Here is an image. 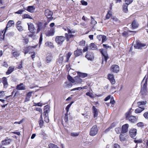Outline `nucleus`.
<instances>
[{"label":"nucleus","instance_id":"864d4df0","mask_svg":"<svg viewBox=\"0 0 148 148\" xmlns=\"http://www.w3.org/2000/svg\"><path fill=\"white\" fill-rule=\"evenodd\" d=\"M44 122L43 120H39V125L40 127L42 126Z\"/></svg>","mask_w":148,"mask_h":148},{"label":"nucleus","instance_id":"338daca9","mask_svg":"<svg viewBox=\"0 0 148 148\" xmlns=\"http://www.w3.org/2000/svg\"><path fill=\"white\" fill-rule=\"evenodd\" d=\"M3 66H4L6 68H8V65L7 64V63L6 62H3V63L2 64Z\"/></svg>","mask_w":148,"mask_h":148},{"label":"nucleus","instance_id":"052dcab7","mask_svg":"<svg viewBox=\"0 0 148 148\" xmlns=\"http://www.w3.org/2000/svg\"><path fill=\"white\" fill-rule=\"evenodd\" d=\"M109 12L110 11H109L106 16V18L107 19H109L110 17V14L109 13Z\"/></svg>","mask_w":148,"mask_h":148},{"label":"nucleus","instance_id":"5701e85b","mask_svg":"<svg viewBox=\"0 0 148 148\" xmlns=\"http://www.w3.org/2000/svg\"><path fill=\"white\" fill-rule=\"evenodd\" d=\"M37 33H38L42 29L43 24L41 22H39L37 24Z\"/></svg>","mask_w":148,"mask_h":148},{"label":"nucleus","instance_id":"8fccbe9b","mask_svg":"<svg viewBox=\"0 0 148 148\" xmlns=\"http://www.w3.org/2000/svg\"><path fill=\"white\" fill-rule=\"evenodd\" d=\"M24 11V10H18L16 12V14H22V13Z\"/></svg>","mask_w":148,"mask_h":148},{"label":"nucleus","instance_id":"4468645a","mask_svg":"<svg viewBox=\"0 0 148 148\" xmlns=\"http://www.w3.org/2000/svg\"><path fill=\"white\" fill-rule=\"evenodd\" d=\"M108 78L112 84H114L115 83V80L114 79V76L113 75L108 74Z\"/></svg>","mask_w":148,"mask_h":148},{"label":"nucleus","instance_id":"ea45409f","mask_svg":"<svg viewBox=\"0 0 148 148\" xmlns=\"http://www.w3.org/2000/svg\"><path fill=\"white\" fill-rule=\"evenodd\" d=\"M86 95L89 96L91 98H94V95L92 93H91L90 92H88L86 93Z\"/></svg>","mask_w":148,"mask_h":148},{"label":"nucleus","instance_id":"9b49d317","mask_svg":"<svg viewBox=\"0 0 148 148\" xmlns=\"http://www.w3.org/2000/svg\"><path fill=\"white\" fill-rule=\"evenodd\" d=\"M137 133V130L135 129H131L129 132V135L132 138H134Z\"/></svg>","mask_w":148,"mask_h":148},{"label":"nucleus","instance_id":"2eb2a0df","mask_svg":"<svg viewBox=\"0 0 148 148\" xmlns=\"http://www.w3.org/2000/svg\"><path fill=\"white\" fill-rule=\"evenodd\" d=\"M82 49L77 48V50L74 51V54L75 57H78L82 54Z\"/></svg>","mask_w":148,"mask_h":148},{"label":"nucleus","instance_id":"09e8293b","mask_svg":"<svg viewBox=\"0 0 148 148\" xmlns=\"http://www.w3.org/2000/svg\"><path fill=\"white\" fill-rule=\"evenodd\" d=\"M129 35L127 32L124 31L122 33V36L124 37H128Z\"/></svg>","mask_w":148,"mask_h":148},{"label":"nucleus","instance_id":"1a4fd4ad","mask_svg":"<svg viewBox=\"0 0 148 148\" xmlns=\"http://www.w3.org/2000/svg\"><path fill=\"white\" fill-rule=\"evenodd\" d=\"M111 70L113 72L117 73L119 71V67L118 65H113L111 66Z\"/></svg>","mask_w":148,"mask_h":148},{"label":"nucleus","instance_id":"bf43d9fd","mask_svg":"<svg viewBox=\"0 0 148 148\" xmlns=\"http://www.w3.org/2000/svg\"><path fill=\"white\" fill-rule=\"evenodd\" d=\"M36 111H39L41 113H42V110L39 108H36L35 109Z\"/></svg>","mask_w":148,"mask_h":148},{"label":"nucleus","instance_id":"412c9836","mask_svg":"<svg viewBox=\"0 0 148 148\" xmlns=\"http://www.w3.org/2000/svg\"><path fill=\"white\" fill-rule=\"evenodd\" d=\"M92 112L93 114V116L94 118H95L98 116V112L97 109L94 106H93L92 107Z\"/></svg>","mask_w":148,"mask_h":148},{"label":"nucleus","instance_id":"6ab92c4d","mask_svg":"<svg viewBox=\"0 0 148 148\" xmlns=\"http://www.w3.org/2000/svg\"><path fill=\"white\" fill-rule=\"evenodd\" d=\"M35 9V8L34 6H29L27 7L26 9H25V10L30 12L32 13L34 12Z\"/></svg>","mask_w":148,"mask_h":148},{"label":"nucleus","instance_id":"e2e57ef3","mask_svg":"<svg viewBox=\"0 0 148 148\" xmlns=\"http://www.w3.org/2000/svg\"><path fill=\"white\" fill-rule=\"evenodd\" d=\"M97 23V22L96 21L94 20V19H93L92 20L91 23L92 24V25H95Z\"/></svg>","mask_w":148,"mask_h":148},{"label":"nucleus","instance_id":"423d86ee","mask_svg":"<svg viewBox=\"0 0 148 148\" xmlns=\"http://www.w3.org/2000/svg\"><path fill=\"white\" fill-rule=\"evenodd\" d=\"M45 14L47 17L50 20H52L53 17L52 16L53 14V12L48 9L45 10Z\"/></svg>","mask_w":148,"mask_h":148},{"label":"nucleus","instance_id":"3c124183","mask_svg":"<svg viewBox=\"0 0 148 148\" xmlns=\"http://www.w3.org/2000/svg\"><path fill=\"white\" fill-rule=\"evenodd\" d=\"M115 131L117 134H119L120 133L121 128L119 127H116L115 128Z\"/></svg>","mask_w":148,"mask_h":148},{"label":"nucleus","instance_id":"37998d69","mask_svg":"<svg viewBox=\"0 0 148 148\" xmlns=\"http://www.w3.org/2000/svg\"><path fill=\"white\" fill-rule=\"evenodd\" d=\"M80 2L82 5L86 6L88 5V3L87 2L85 1L84 0H81Z\"/></svg>","mask_w":148,"mask_h":148},{"label":"nucleus","instance_id":"6e6d98bb","mask_svg":"<svg viewBox=\"0 0 148 148\" xmlns=\"http://www.w3.org/2000/svg\"><path fill=\"white\" fill-rule=\"evenodd\" d=\"M17 68L19 69H21L22 67V61L19 64L17 65Z\"/></svg>","mask_w":148,"mask_h":148},{"label":"nucleus","instance_id":"c85d7f7f","mask_svg":"<svg viewBox=\"0 0 148 148\" xmlns=\"http://www.w3.org/2000/svg\"><path fill=\"white\" fill-rule=\"evenodd\" d=\"M67 78L68 80L72 83H74L75 82V78L73 79L72 77L71 76L69 75H68L67 76Z\"/></svg>","mask_w":148,"mask_h":148},{"label":"nucleus","instance_id":"c756f323","mask_svg":"<svg viewBox=\"0 0 148 148\" xmlns=\"http://www.w3.org/2000/svg\"><path fill=\"white\" fill-rule=\"evenodd\" d=\"M14 68H12L11 67H10L8 68L7 71L6 73V74L9 75L10 74L14 71Z\"/></svg>","mask_w":148,"mask_h":148},{"label":"nucleus","instance_id":"4be33fe9","mask_svg":"<svg viewBox=\"0 0 148 148\" xmlns=\"http://www.w3.org/2000/svg\"><path fill=\"white\" fill-rule=\"evenodd\" d=\"M127 119L132 123H134L136 121V116H130L128 117Z\"/></svg>","mask_w":148,"mask_h":148},{"label":"nucleus","instance_id":"774afa93","mask_svg":"<svg viewBox=\"0 0 148 148\" xmlns=\"http://www.w3.org/2000/svg\"><path fill=\"white\" fill-rule=\"evenodd\" d=\"M143 116L146 119H148V112L145 113L143 114Z\"/></svg>","mask_w":148,"mask_h":148},{"label":"nucleus","instance_id":"a211bd4d","mask_svg":"<svg viewBox=\"0 0 148 148\" xmlns=\"http://www.w3.org/2000/svg\"><path fill=\"white\" fill-rule=\"evenodd\" d=\"M16 89L18 90H24L26 89L25 86L23 85V83H21L19 85H18Z\"/></svg>","mask_w":148,"mask_h":148},{"label":"nucleus","instance_id":"f3484780","mask_svg":"<svg viewBox=\"0 0 148 148\" xmlns=\"http://www.w3.org/2000/svg\"><path fill=\"white\" fill-rule=\"evenodd\" d=\"M2 80L3 85L4 87L5 88H6L8 86L7 79L5 77H3L2 78Z\"/></svg>","mask_w":148,"mask_h":148},{"label":"nucleus","instance_id":"7c9ffc66","mask_svg":"<svg viewBox=\"0 0 148 148\" xmlns=\"http://www.w3.org/2000/svg\"><path fill=\"white\" fill-rule=\"evenodd\" d=\"M131 25L133 29H136L138 27V25L136 24V21L135 20H134L132 23Z\"/></svg>","mask_w":148,"mask_h":148},{"label":"nucleus","instance_id":"ddd939ff","mask_svg":"<svg viewBox=\"0 0 148 148\" xmlns=\"http://www.w3.org/2000/svg\"><path fill=\"white\" fill-rule=\"evenodd\" d=\"M28 25V30L31 33H35L34 31L35 29V28L34 24L31 23H27Z\"/></svg>","mask_w":148,"mask_h":148},{"label":"nucleus","instance_id":"f03ea898","mask_svg":"<svg viewBox=\"0 0 148 148\" xmlns=\"http://www.w3.org/2000/svg\"><path fill=\"white\" fill-rule=\"evenodd\" d=\"M14 24V22L13 20H10L8 21V23H7L6 26V27L5 29L1 32L2 33H3V35L2 36L3 38L1 37L2 39H3L4 38L5 35V33L6 32V30H7L8 28L12 26Z\"/></svg>","mask_w":148,"mask_h":148},{"label":"nucleus","instance_id":"39448f33","mask_svg":"<svg viewBox=\"0 0 148 148\" xmlns=\"http://www.w3.org/2000/svg\"><path fill=\"white\" fill-rule=\"evenodd\" d=\"M147 79H146L143 86L141 88L140 90V92L141 94L143 95H146L147 92Z\"/></svg>","mask_w":148,"mask_h":148},{"label":"nucleus","instance_id":"79ce46f5","mask_svg":"<svg viewBox=\"0 0 148 148\" xmlns=\"http://www.w3.org/2000/svg\"><path fill=\"white\" fill-rule=\"evenodd\" d=\"M79 135V132H72L71 134V136L73 137L77 136Z\"/></svg>","mask_w":148,"mask_h":148},{"label":"nucleus","instance_id":"f8f14e48","mask_svg":"<svg viewBox=\"0 0 148 148\" xmlns=\"http://www.w3.org/2000/svg\"><path fill=\"white\" fill-rule=\"evenodd\" d=\"M129 125L128 124H125L122 125L121 128V133L124 134L127 132L128 130Z\"/></svg>","mask_w":148,"mask_h":148},{"label":"nucleus","instance_id":"bb28decb","mask_svg":"<svg viewBox=\"0 0 148 148\" xmlns=\"http://www.w3.org/2000/svg\"><path fill=\"white\" fill-rule=\"evenodd\" d=\"M78 75L82 78H84L87 77L88 76V74L85 73H82L81 72H78L77 73Z\"/></svg>","mask_w":148,"mask_h":148},{"label":"nucleus","instance_id":"473e14b6","mask_svg":"<svg viewBox=\"0 0 148 148\" xmlns=\"http://www.w3.org/2000/svg\"><path fill=\"white\" fill-rule=\"evenodd\" d=\"M90 47L92 50L97 49V46L94 43H92L90 44Z\"/></svg>","mask_w":148,"mask_h":148},{"label":"nucleus","instance_id":"2f4dec72","mask_svg":"<svg viewBox=\"0 0 148 148\" xmlns=\"http://www.w3.org/2000/svg\"><path fill=\"white\" fill-rule=\"evenodd\" d=\"M129 5L127 4H124L123 6V10L125 13H127L128 12V6Z\"/></svg>","mask_w":148,"mask_h":148},{"label":"nucleus","instance_id":"f704fd0d","mask_svg":"<svg viewBox=\"0 0 148 148\" xmlns=\"http://www.w3.org/2000/svg\"><path fill=\"white\" fill-rule=\"evenodd\" d=\"M23 19L25 18H29L30 19H32V18L31 17V16L29 14H24L23 15Z\"/></svg>","mask_w":148,"mask_h":148},{"label":"nucleus","instance_id":"4d7b16f0","mask_svg":"<svg viewBox=\"0 0 148 148\" xmlns=\"http://www.w3.org/2000/svg\"><path fill=\"white\" fill-rule=\"evenodd\" d=\"M82 89V88L81 87H79L76 88H75L73 89H72L71 91H73L74 90H80Z\"/></svg>","mask_w":148,"mask_h":148},{"label":"nucleus","instance_id":"5fc2aeb1","mask_svg":"<svg viewBox=\"0 0 148 148\" xmlns=\"http://www.w3.org/2000/svg\"><path fill=\"white\" fill-rule=\"evenodd\" d=\"M17 29L19 31H23V27L21 25L16 26Z\"/></svg>","mask_w":148,"mask_h":148},{"label":"nucleus","instance_id":"20e7f679","mask_svg":"<svg viewBox=\"0 0 148 148\" xmlns=\"http://www.w3.org/2000/svg\"><path fill=\"white\" fill-rule=\"evenodd\" d=\"M66 38L65 37L62 36H57L55 38V41L58 45H61Z\"/></svg>","mask_w":148,"mask_h":148},{"label":"nucleus","instance_id":"393cba45","mask_svg":"<svg viewBox=\"0 0 148 148\" xmlns=\"http://www.w3.org/2000/svg\"><path fill=\"white\" fill-rule=\"evenodd\" d=\"M65 36L67 41H69L70 39L72 38L74 36L71 34H69L67 33H65Z\"/></svg>","mask_w":148,"mask_h":148},{"label":"nucleus","instance_id":"49530a36","mask_svg":"<svg viewBox=\"0 0 148 148\" xmlns=\"http://www.w3.org/2000/svg\"><path fill=\"white\" fill-rule=\"evenodd\" d=\"M137 125L138 127H141L144 126V124L143 122H140L137 123Z\"/></svg>","mask_w":148,"mask_h":148},{"label":"nucleus","instance_id":"c9c22d12","mask_svg":"<svg viewBox=\"0 0 148 148\" xmlns=\"http://www.w3.org/2000/svg\"><path fill=\"white\" fill-rule=\"evenodd\" d=\"M45 45L47 47H51L52 46L53 43L51 42H47L45 43Z\"/></svg>","mask_w":148,"mask_h":148},{"label":"nucleus","instance_id":"13d9d810","mask_svg":"<svg viewBox=\"0 0 148 148\" xmlns=\"http://www.w3.org/2000/svg\"><path fill=\"white\" fill-rule=\"evenodd\" d=\"M34 103V104H35V105H34L33 106H40V107H41L42 106V103H41L40 102L37 103Z\"/></svg>","mask_w":148,"mask_h":148},{"label":"nucleus","instance_id":"de8ad7c7","mask_svg":"<svg viewBox=\"0 0 148 148\" xmlns=\"http://www.w3.org/2000/svg\"><path fill=\"white\" fill-rule=\"evenodd\" d=\"M102 38H101L102 43H103L106 40V36L104 35H102Z\"/></svg>","mask_w":148,"mask_h":148},{"label":"nucleus","instance_id":"e433bc0d","mask_svg":"<svg viewBox=\"0 0 148 148\" xmlns=\"http://www.w3.org/2000/svg\"><path fill=\"white\" fill-rule=\"evenodd\" d=\"M48 146L49 148H58L56 145L52 143L50 144Z\"/></svg>","mask_w":148,"mask_h":148},{"label":"nucleus","instance_id":"6e6552de","mask_svg":"<svg viewBox=\"0 0 148 148\" xmlns=\"http://www.w3.org/2000/svg\"><path fill=\"white\" fill-rule=\"evenodd\" d=\"M146 45L145 44H143L139 41H137L136 42V45H134V47L135 49H139L142 47L145 46Z\"/></svg>","mask_w":148,"mask_h":148},{"label":"nucleus","instance_id":"0eeeda50","mask_svg":"<svg viewBox=\"0 0 148 148\" xmlns=\"http://www.w3.org/2000/svg\"><path fill=\"white\" fill-rule=\"evenodd\" d=\"M85 57L88 60L92 61L94 59L93 53L91 52H87L85 56Z\"/></svg>","mask_w":148,"mask_h":148},{"label":"nucleus","instance_id":"0e129e2a","mask_svg":"<svg viewBox=\"0 0 148 148\" xmlns=\"http://www.w3.org/2000/svg\"><path fill=\"white\" fill-rule=\"evenodd\" d=\"M71 106L69 104L68 105L66 108V112H68L69 111V109L70 108Z\"/></svg>","mask_w":148,"mask_h":148},{"label":"nucleus","instance_id":"9d476101","mask_svg":"<svg viewBox=\"0 0 148 148\" xmlns=\"http://www.w3.org/2000/svg\"><path fill=\"white\" fill-rule=\"evenodd\" d=\"M12 141L11 139L6 138L5 140L1 141V144L3 146H5L10 144Z\"/></svg>","mask_w":148,"mask_h":148},{"label":"nucleus","instance_id":"680f3d73","mask_svg":"<svg viewBox=\"0 0 148 148\" xmlns=\"http://www.w3.org/2000/svg\"><path fill=\"white\" fill-rule=\"evenodd\" d=\"M33 92H29L27 94H26V96L30 98L32 96V93Z\"/></svg>","mask_w":148,"mask_h":148},{"label":"nucleus","instance_id":"cd10ccee","mask_svg":"<svg viewBox=\"0 0 148 148\" xmlns=\"http://www.w3.org/2000/svg\"><path fill=\"white\" fill-rule=\"evenodd\" d=\"M52 58V56L51 54L47 55L46 57V62L47 63H49L51 62Z\"/></svg>","mask_w":148,"mask_h":148},{"label":"nucleus","instance_id":"a19ab883","mask_svg":"<svg viewBox=\"0 0 148 148\" xmlns=\"http://www.w3.org/2000/svg\"><path fill=\"white\" fill-rule=\"evenodd\" d=\"M146 103V101H139L137 103V104L138 106H140L142 105H145Z\"/></svg>","mask_w":148,"mask_h":148},{"label":"nucleus","instance_id":"72a5a7b5","mask_svg":"<svg viewBox=\"0 0 148 148\" xmlns=\"http://www.w3.org/2000/svg\"><path fill=\"white\" fill-rule=\"evenodd\" d=\"M63 60L64 59L62 55V54H60L59 56V58L58 60L59 64H62L63 62Z\"/></svg>","mask_w":148,"mask_h":148},{"label":"nucleus","instance_id":"4c0bfd02","mask_svg":"<svg viewBox=\"0 0 148 148\" xmlns=\"http://www.w3.org/2000/svg\"><path fill=\"white\" fill-rule=\"evenodd\" d=\"M13 50L12 51V53L13 55V56L14 57H18L19 55H20V53L18 52L17 51L16 52H13Z\"/></svg>","mask_w":148,"mask_h":148},{"label":"nucleus","instance_id":"aec40b11","mask_svg":"<svg viewBox=\"0 0 148 148\" xmlns=\"http://www.w3.org/2000/svg\"><path fill=\"white\" fill-rule=\"evenodd\" d=\"M127 136L125 134L121 133L119 135V139L121 142H123L126 140Z\"/></svg>","mask_w":148,"mask_h":148},{"label":"nucleus","instance_id":"58836bf2","mask_svg":"<svg viewBox=\"0 0 148 148\" xmlns=\"http://www.w3.org/2000/svg\"><path fill=\"white\" fill-rule=\"evenodd\" d=\"M42 33H41L40 38L39 40V47L40 46L41 44H42Z\"/></svg>","mask_w":148,"mask_h":148},{"label":"nucleus","instance_id":"c03bdc74","mask_svg":"<svg viewBox=\"0 0 148 148\" xmlns=\"http://www.w3.org/2000/svg\"><path fill=\"white\" fill-rule=\"evenodd\" d=\"M68 112H66L64 116V120L65 122H67L68 121Z\"/></svg>","mask_w":148,"mask_h":148},{"label":"nucleus","instance_id":"a878e982","mask_svg":"<svg viewBox=\"0 0 148 148\" xmlns=\"http://www.w3.org/2000/svg\"><path fill=\"white\" fill-rule=\"evenodd\" d=\"M79 76H77L75 77V82L77 83H81L82 82V80L81 79Z\"/></svg>","mask_w":148,"mask_h":148},{"label":"nucleus","instance_id":"7ed1b4c3","mask_svg":"<svg viewBox=\"0 0 148 148\" xmlns=\"http://www.w3.org/2000/svg\"><path fill=\"white\" fill-rule=\"evenodd\" d=\"M98 129L97 125H93L91 128L89 132V135L92 136H95L97 133Z\"/></svg>","mask_w":148,"mask_h":148},{"label":"nucleus","instance_id":"b1692460","mask_svg":"<svg viewBox=\"0 0 148 148\" xmlns=\"http://www.w3.org/2000/svg\"><path fill=\"white\" fill-rule=\"evenodd\" d=\"M145 108L143 107H138V108L135 110V112L136 113H140Z\"/></svg>","mask_w":148,"mask_h":148},{"label":"nucleus","instance_id":"69168bd1","mask_svg":"<svg viewBox=\"0 0 148 148\" xmlns=\"http://www.w3.org/2000/svg\"><path fill=\"white\" fill-rule=\"evenodd\" d=\"M114 148H120L119 145L117 144H114L113 146Z\"/></svg>","mask_w":148,"mask_h":148},{"label":"nucleus","instance_id":"dca6fc26","mask_svg":"<svg viewBox=\"0 0 148 148\" xmlns=\"http://www.w3.org/2000/svg\"><path fill=\"white\" fill-rule=\"evenodd\" d=\"M55 32V29L54 28H51L50 30L47 32L45 34L47 36H52L54 35Z\"/></svg>","mask_w":148,"mask_h":148},{"label":"nucleus","instance_id":"f257e3e1","mask_svg":"<svg viewBox=\"0 0 148 148\" xmlns=\"http://www.w3.org/2000/svg\"><path fill=\"white\" fill-rule=\"evenodd\" d=\"M103 49H100L99 50L102 55V62L103 64L104 60L105 61V64L106 63L108 59V55L106 51H104Z\"/></svg>","mask_w":148,"mask_h":148},{"label":"nucleus","instance_id":"603ef678","mask_svg":"<svg viewBox=\"0 0 148 148\" xmlns=\"http://www.w3.org/2000/svg\"><path fill=\"white\" fill-rule=\"evenodd\" d=\"M85 40H82L79 42V45L81 46H84L85 44Z\"/></svg>","mask_w":148,"mask_h":148},{"label":"nucleus","instance_id":"a18cd8bd","mask_svg":"<svg viewBox=\"0 0 148 148\" xmlns=\"http://www.w3.org/2000/svg\"><path fill=\"white\" fill-rule=\"evenodd\" d=\"M133 0H125V3L129 5L133 1Z\"/></svg>","mask_w":148,"mask_h":148}]
</instances>
